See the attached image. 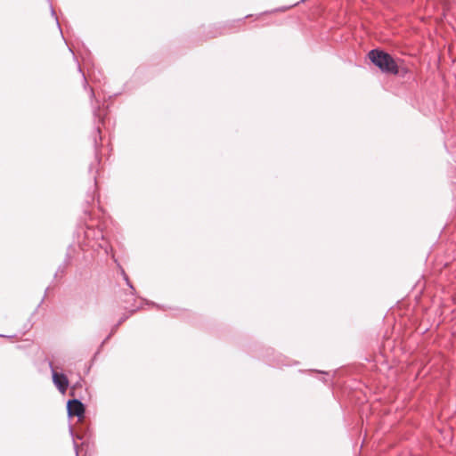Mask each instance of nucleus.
<instances>
[{"mask_svg": "<svg viewBox=\"0 0 456 456\" xmlns=\"http://www.w3.org/2000/svg\"><path fill=\"white\" fill-rule=\"evenodd\" d=\"M368 57L382 72L393 75L399 73L398 65L389 53L379 49H373L369 52Z\"/></svg>", "mask_w": 456, "mask_h": 456, "instance_id": "obj_1", "label": "nucleus"}, {"mask_svg": "<svg viewBox=\"0 0 456 456\" xmlns=\"http://www.w3.org/2000/svg\"><path fill=\"white\" fill-rule=\"evenodd\" d=\"M68 413L69 416H76L79 419L85 416V406L77 399L69 400L67 404Z\"/></svg>", "mask_w": 456, "mask_h": 456, "instance_id": "obj_2", "label": "nucleus"}, {"mask_svg": "<svg viewBox=\"0 0 456 456\" xmlns=\"http://www.w3.org/2000/svg\"><path fill=\"white\" fill-rule=\"evenodd\" d=\"M53 381L59 391L64 394L69 387L68 378L61 373L56 372L53 370Z\"/></svg>", "mask_w": 456, "mask_h": 456, "instance_id": "obj_3", "label": "nucleus"}, {"mask_svg": "<svg viewBox=\"0 0 456 456\" xmlns=\"http://www.w3.org/2000/svg\"><path fill=\"white\" fill-rule=\"evenodd\" d=\"M138 306L134 304H132L130 306H125L126 312L123 314V316L119 319L117 323V326L121 325L126 320H127L130 316H132L137 310Z\"/></svg>", "mask_w": 456, "mask_h": 456, "instance_id": "obj_4", "label": "nucleus"}, {"mask_svg": "<svg viewBox=\"0 0 456 456\" xmlns=\"http://www.w3.org/2000/svg\"><path fill=\"white\" fill-rule=\"evenodd\" d=\"M124 278L126 281V284L129 286L131 291H130V294L128 295L129 298L127 299V301H134L135 302V297H134V288L132 286V284L130 283V281L127 277V275L126 273H124Z\"/></svg>", "mask_w": 456, "mask_h": 456, "instance_id": "obj_5", "label": "nucleus"}]
</instances>
